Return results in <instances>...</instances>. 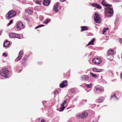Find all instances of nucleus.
<instances>
[{
  "mask_svg": "<svg viewBox=\"0 0 122 122\" xmlns=\"http://www.w3.org/2000/svg\"><path fill=\"white\" fill-rule=\"evenodd\" d=\"M95 39H93L90 41L87 45V46H88L90 45H93V43Z\"/></svg>",
  "mask_w": 122,
  "mask_h": 122,
  "instance_id": "obj_23",
  "label": "nucleus"
},
{
  "mask_svg": "<svg viewBox=\"0 0 122 122\" xmlns=\"http://www.w3.org/2000/svg\"><path fill=\"white\" fill-rule=\"evenodd\" d=\"M116 97V95L115 94H114L113 96L111 97V98H113V97Z\"/></svg>",
  "mask_w": 122,
  "mask_h": 122,
  "instance_id": "obj_37",
  "label": "nucleus"
},
{
  "mask_svg": "<svg viewBox=\"0 0 122 122\" xmlns=\"http://www.w3.org/2000/svg\"><path fill=\"white\" fill-rule=\"evenodd\" d=\"M90 75L93 77L96 78V77H97V76L95 74H94L91 73L90 72Z\"/></svg>",
  "mask_w": 122,
  "mask_h": 122,
  "instance_id": "obj_27",
  "label": "nucleus"
},
{
  "mask_svg": "<svg viewBox=\"0 0 122 122\" xmlns=\"http://www.w3.org/2000/svg\"><path fill=\"white\" fill-rule=\"evenodd\" d=\"M12 23V21L11 20L10 21V23L8 24V25H10Z\"/></svg>",
  "mask_w": 122,
  "mask_h": 122,
  "instance_id": "obj_36",
  "label": "nucleus"
},
{
  "mask_svg": "<svg viewBox=\"0 0 122 122\" xmlns=\"http://www.w3.org/2000/svg\"><path fill=\"white\" fill-rule=\"evenodd\" d=\"M102 62V60L99 58H94L92 60L93 62L97 65L100 64Z\"/></svg>",
  "mask_w": 122,
  "mask_h": 122,
  "instance_id": "obj_5",
  "label": "nucleus"
},
{
  "mask_svg": "<svg viewBox=\"0 0 122 122\" xmlns=\"http://www.w3.org/2000/svg\"><path fill=\"white\" fill-rule=\"evenodd\" d=\"M3 55L4 56L7 57V54L6 53H4L3 54Z\"/></svg>",
  "mask_w": 122,
  "mask_h": 122,
  "instance_id": "obj_34",
  "label": "nucleus"
},
{
  "mask_svg": "<svg viewBox=\"0 0 122 122\" xmlns=\"http://www.w3.org/2000/svg\"><path fill=\"white\" fill-rule=\"evenodd\" d=\"M59 3L57 2L56 4V5L54 6L53 8V10L56 12H57L60 9V7H58V5Z\"/></svg>",
  "mask_w": 122,
  "mask_h": 122,
  "instance_id": "obj_10",
  "label": "nucleus"
},
{
  "mask_svg": "<svg viewBox=\"0 0 122 122\" xmlns=\"http://www.w3.org/2000/svg\"><path fill=\"white\" fill-rule=\"evenodd\" d=\"M16 14V12L14 11H9L8 13L7 17L8 18H11L13 16H15Z\"/></svg>",
  "mask_w": 122,
  "mask_h": 122,
  "instance_id": "obj_4",
  "label": "nucleus"
},
{
  "mask_svg": "<svg viewBox=\"0 0 122 122\" xmlns=\"http://www.w3.org/2000/svg\"><path fill=\"white\" fill-rule=\"evenodd\" d=\"M93 71L96 72H100L103 71L102 69H97L96 68H94L92 69Z\"/></svg>",
  "mask_w": 122,
  "mask_h": 122,
  "instance_id": "obj_15",
  "label": "nucleus"
},
{
  "mask_svg": "<svg viewBox=\"0 0 122 122\" xmlns=\"http://www.w3.org/2000/svg\"><path fill=\"white\" fill-rule=\"evenodd\" d=\"M11 74V72L8 70L7 68H4L0 71V74L1 77L7 78L10 76Z\"/></svg>",
  "mask_w": 122,
  "mask_h": 122,
  "instance_id": "obj_1",
  "label": "nucleus"
},
{
  "mask_svg": "<svg viewBox=\"0 0 122 122\" xmlns=\"http://www.w3.org/2000/svg\"><path fill=\"white\" fill-rule=\"evenodd\" d=\"M113 54V50L111 49H110L107 51V56H109Z\"/></svg>",
  "mask_w": 122,
  "mask_h": 122,
  "instance_id": "obj_17",
  "label": "nucleus"
},
{
  "mask_svg": "<svg viewBox=\"0 0 122 122\" xmlns=\"http://www.w3.org/2000/svg\"><path fill=\"white\" fill-rule=\"evenodd\" d=\"M108 29V28H105L103 30V34H104V33L106 32V30H107Z\"/></svg>",
  "mask_w": 122,
  "mask_h": 122,
  "instance_id": "obj_31",
  "label": "nucleus"
},
{
  "mask_svg": "<svg viewBox=\"0 0 122 122\" xmlns=\"http://www.w3.org/2000/svg\"><path fill=\"white\" fill-rule=\"evenodd\" d=\"M102 4L104 5L105 6H109L111 7L112 5H109V4H107L106 3V2L104 0H103L102 2Z\"/></svg>",
  "mask_w": 122,
  "mask_h": 122,
  "instance_id": "obj_18",
  "label": "nucleus"
},
{
  "mask_svg": "<svg viewBox=\"0 0 122 122\" xmlns=\"http://www.w3.org/2000/svg\"><path fill=\"white\" fill-rule=\"evenodd\" d=\"M89 77L86 75H83L81 77V79L82 80L86 81L89 79Z\"/></svg>",
  "mask_w": 122,
  "mask_h": 122,
  "instance_id": "obj_12",
  "label": "nucleus"
},
{
  "mask_svg": "<svg viewBox=\"0 0 122 122\" xmlns=\"http://www.w3.org/2000/svg\"><path fill=\"white\" fill-rule=\"evenodd\" d=\"M92 54V53H91V54H90L89 55V56H90Z\"/></svg>",
  "mask_w": 122,
  "mask_h": 122,
  "instance_id": "obj_42",
  "label": "nucleus"
},
{
  "mask_svg": "<svg viewBox=\"0 0 122 122\" xmlns=\"http://www.w3.org/2000/svg\"><path fill=\"white\" fill-rule=\"evenodd\" d=\"M121 77L122 78V73H121Z\"/></svg>",
  "mask_w": 122,
  "mask_h": 122,
  "instance_id": "obj_40",
  "label": "nucleus"
},
{
  "mask_svg": "<svg viewBox=\"0 0 122 122\" xmlns=\"http://www.w3.org/2000/svg\"><path fill=\"white\" fill-rule=\"evenodd\" d=\"M88 115V113L87 112H85L78 116V118H83L86 117Z\"/></svg>",
  "mask_w": 122,
  "mask_h": 122,
  "instance_id": "obj_9",
  "label": "nucleus"
},
{
  "mask_svg": "<svg viewBox=\"0 0 122 122\" xmlns=\"http://www.w3.org/2000/svg\"><path fill=\"white\" fill-rule=\"evenodd\" d=\"M14 38H18L19 39H20V35L18 34H15Z\"/></svg>",
  "mask_w": 122,
  "mask_h": 122,
  "instance_id": "obj_26",
  "label": "nucleus"
},
{
  "mask_svg": "<svg viewBox=\"0 0 122 122\" xmlns=\"http://www.w3.org/2000/svg\"><path fill=\"white\" fill-rule=\"evenodd\" d=\"M16 27L18 29H21L24 28V26L21 22H20L17 24Z\"/></svg>",
  "mask_w": 122,
  "mask_h": 122,
  "instance_id": "obj_8",
  "label": "nucleus"
},
{
  "mask_svg": "<svg viewBox=\"0 0 122 122\" xmlns=\"http://www.w3.org/2000/svg\"><path fill=\"white\" fill-rule=\"evenodd\" d=\"M94 19L95 21L97 23H100L101 21V17L97 13L95 14Z\"/></svg>",
  "mask_w": 122,
  "mask_h": 122,
  "instance_id": "obj_3",
  "label": "nucleus"
},
{
  "mask_svg": "<svg viewBox=\"0 0 122 122\" xmlns=\"http://www.w3.org/2000/svg\"><path fill=\"white\" fill-rule=\"evenodd\" d=\"M50 21V20L49 19H47L46 20V21H44V22L43 23L44 24L45 23L47 24L48 22H49Z\"/></svg>",
  "mask_w": 122,
  "mask_h": 122,
  "instance_id": "obj_30",
  "label": "nucleus"
},
{
  "mask_svg": "<svg viewBox=\"0 0 122 122\" xmlns=\"http://www.w3.org/2000/svg\"><path fill=\"white\" fill-rule=\"evenodd\" d=\"M81 31H85L87 30L88 29V28L86 26H81Z\"/></svg>",
  "mask_w": 122,
  "mask_h": 122,
  "instance_id": "obj_21",
  "label": "nucleus"
},
{
  "mask_svg": "<svg viewBox=\"0 0 122 122\" xmlns=\"http://www.w3.org/2000/svg\"><path fill=\"white\" fill-rule=\"evenodd\" d=\"M66 0H60L61 2H63L65 1Z\"/></svg>",
  "mask_w": 122,
  "mask_h": 122,
  "instance_id": "obj_39",
  "label": "nucleus"
},
{
  "mask_svg": "<svg viewBox=\"0 0 122 122\" xmlns=\"http://www.w3.org/2000/svg\"><path fill=\"white\" fill-rule=\"evenodd\" d=\"M92 5L98 9H100L102 8V7L100 5H98L96 3H93Z\"/></svg>",
  "mask_w": 122,
  "mask_h": 122,
  "instance_id": "obj_13",
  "label": "nucleus"
},
{
  "mask_svg": "<svg viewBox=\"0 0 122 122\" xmlns=\"http://www.w3.org/2000/svg\"><path fill=\"white\" fill-rule=\"evenodd\" d=\"M85 84L87 88H91L92 85V84L91 83L89 84H87L85 83Z\"/></svg>",
  "mask_w": 122,
  "mask_h": 122,
  "instance_id": "obj_25",
  "label": "nucleus"
},
{
  "mask_svg": "<svg viewBox=\"0 0 122 122\" xmlns=\"http://www.w3.org/2000/svg\"><path fill=\"white\" fill-rule=\"evenodd\" d=\"M22 57V56L19 55L17 57V59L18 60H21Z\"/></svg>",
  "mask_w": 122,
  "mask_h": 122,
  "instance_id": "obj_33",
  "label": "nucleus"
},
{
  "mask_svg": "<svg viewBox=\"0 0 122 122\" xmlns=\"http://www.w3.org/2000/svg\"><path fill=\"white\" fill-rule=\"evenodd\" d=\"M44 26V25H39L38 26H37L36 27H35V29H36L39 28V27H41L43 26Z\"/></svg>",
  "mask_w": 122,
  "mask_h": 122,
  "instance_id": "obj_29",
  "label": "nucleus"
},
{
  "mask_svg": "<svg viewBox=\"0 0 122 122\" xmlns=\"http://www.w3.org/2000/svg\"><path fill=\"white\" fill-rule=\"evenodd\" d=\"M25 12L26 13H28L29 15H31L33 13L32 10L29 9H26L25 11Z\"/></svg>",
  "mask_w": 122,
  "mask_h": 122,
  "instance_id": "obj_19",
  "label": "nucleus"
},
{
  "mask_svg": "<svg viewBox=\"0 0 122 122\" xmlns=\"http://www.w3.org/2000/svg\"><path fill=\"white\" fill-rule=\"evenodd\" d=\"M19 55L21 56H22L23 55V52L22 51H20L19 52Z\"/></svg>",
  "mask_w": 122,
  "mask_h": 122,
  "instance_id": "obj_28",
  "label": "nucleus"
},
{
  "mask_svg": "<svg viewBox=\"0 0 122 122\" xmlns=\"http://www.w3.org/2000/svg\"><path fill=\"white\" fill-rule=\"evenodd\" d=\"M46 122L45 120H43V119H42L41 120V122Z\"/></svg>",
  "mask_w": 122,
  "mask_h": 122,
  "instance_id": "obj_38",
  "label": "nucleus"
},
{
  "mask_svg": "<svg viewBox=\"0 0 122 122\" xmlns=\"http://www.w3.org/2000/svg\"><path fill=\"white\" fill-rule=\"evenodd\" d=\"M104 97H101L99 99L98 102L100 103L104 101Z\"/></svg>",
  "mask_w": 122,
  "mask_h": 122,
  "instance_id": "obj_22",
  "label": "nucleus"
},
{
  "mask_svg": "<svg viewBox=\"0 0 122 122\" xmlns=\"http://www.w3.org/2000/svg\"><path fill=\"white\" fill-rule=\"evenodd\" d=\"M15 62H17V60L16 59L15 60Z\"/></svg>",
  "mask_w": 122,
  "mask_h": 122,
  "instance_id": "obj_41",
  "label": "nucleus"
},
{
  "mask_svg": "<svg viewBox=\"0 0 122 122\" xmlns=\"http://www.w3.org/2000/svg\"><path fill=\"white\" fill-rule=\"evenodd\" d=\"M96 90L100 92H103L104 91V89L101 87H95Z\"/></svg>",
  "mask_w": 122,
  "mask_h": 122,
  "instance_id": "obj_20",
  "label": "nucleus"
},
{
  "mask_svg": "<svg viewBox=\"0 0 122 122\" xmlns=\"http://www.w3.org/2000/svg\"><path fill=\"white\" fill-rule=\"evenodd\" d=\"M36 3L39 5H41V1L40 0L37 1H36Z\"/></svg>",
  "mask_w": 122,
  "mask_h": 122,
  "instance_id": "obj_35",
  "label": "nucleus"
},
{
  "mask_svg": "<svg viewBox=\"0 0 122 122\" xmlns=\"http://www.w3.org/2000/svg\"><path fill=\"white\" fill-rule=\"evenodd\" d=\"M113 11L112 8L107 7L105 8V17H111L113 14Z\"/></svg>",
  "mask_w": 122,
  "mask_h": 122,
  "instance_id": "obj_2",
  "label": "nucleus"
},
{
  "mask_svg": "<svg viewBox=\"0 0 122 122\" xmlns=\"http://www.w3.org/2000/svg\"><path fill=\"white\" fill-rule=\"evenodd\" d=\"M94 122L93 121V122Z\"/></svg>",
  "mask_w": 122,
  "mask_h": 122,
  "instance_id": "obj_43",
  "label": "nucleus"
},
{
  "mask_svg": "<svg viewBox=\"0 0 122 122\" xmlns=\"http://www.w3.org/2000/svg\"><path fill=\"white\" fill-rule=\"evenodd\" d=\"M27 60V57L25 56L24 57L21 61V64L22 65H25V63L26 62Z\"/></svg>",
  "mask_w": 122,
  "mask_h": 122,
  "instance_id": "obj_11",
  "label": "nucleus"
},
{
  "mask_svg": "<svg viewBox=\"0 0 122 122\" xmlns=\"http://www.w3.org/2000/svg\"><path fill=\"white\" fill-rule=\"evenodd\" d=\"M50 0H44L43 1V4L46 6H47L50 4Z\"/></svg>",
  "mask_w": 122,
  "mask_h": 122,
  "instance_id": "obj_14",
  "label": "nucleus"
},
{
  "mask_svg": "<svg viewBox=\"0 0 122 122\" xmlns=\"http://www.w3.org/2000/svg\"><path fill=\"white\" fill-rule=\"evenodd\" d=\"M66 102L67 101L66 100H65L61 104V107L59 108V111L61 112L62 111L64 110L65 108V107L64 106V105L66 104Z\"/></svg>",
  "mask_w": 122,
  "mask_h": 122,
  "instance_id": "obj_7",
  "label": "nucleus"
},
{
  "mask_svg": "<svg viewBox=\"0 0 122 122\" xmlns=\"http://www.w3.org/2000/svg\"><path fill=\"white\" fill-rule=\"evenodd\" d=\"M15 33H10L9 34V36L10 38H14Z\"/></svg>",
  "mask_w": 122,
  "mask_h": 122,
  "instance_id": "obj_24",
  "label": "nucleus"
},
{
  "mask_svg": "<svg viewBox=\"0 0 122 122\" xmlns=\"http://www.w3.org/2000/svg\"><path fill=\"white\" fill-rule=\"evenodd\" d=\"M53 93L54 95H56L58 94V92L57 91L55 90L53 92Z\"/></svg>",
  "mask_w": 122,
  "mask_h": 122,
  "instance_id": "obj_32",
  "label": "nucleus"
},
{
  "mask_svg": "<svg viewBox=\"0 0 122 122\" xmlns=\"http://www.w3.org/2000/svg\"><path fill=\"white\" fill-rule=\"evenodd\" d=\"M10 44V42L7 40H6L3 46L5 47H8Z\"/></svg>",
  "mask_w": 122,
  "mask_h": 122,
  "instance_id": "obj_16",
  "label": "nucleus"
},
{
  "mask_svg": "<svg viewBox=\"0 0 122 122\" xmlns=\"http://www.w3.org/2000/svg\"><path fill=\"white\" fill-rule=\"evenodd\" d=\"M68 83V81L66 80H64L60 84L59 87L61 88L67 86Z\"/></svg>",
  "mask_w": 122,
  "mask_h": 122,
  "instance_id": "obj_6",
  "label": "nucleus"
}]
</instances>
